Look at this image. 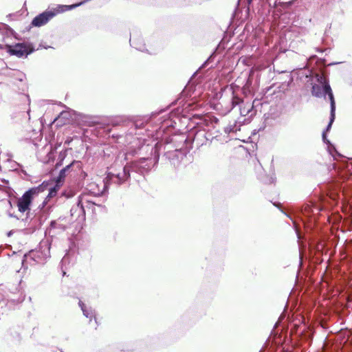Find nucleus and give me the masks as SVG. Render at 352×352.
<instances>
[{
  "label": "nucleus",
  "mask_w": 352,
  "mask_h": 352,
  "mask_svg": "<svg viewBox=\"0 0 352 352\" xmlns=\"http://www.w3.org/2000/svg\"><path fill=\"white\" fill-rule=\"evenodd\" d=\"M213 125V120L211 118H205L201 119L199 122L197 123V126L194 127L189 133L187 137L185 135H180L179 142H183L184 144L188 143H194L197 147H200L203 145L206 144V128Z\"/></svg>",
  "instance_id": "nucleus-1"
},
{
  "label": "nucleus",
  "mask_w": 352,
  "mask_h": 352,
  "mask_svg": "<svg viewBox=\"0 0 352 352\" xmlns=\"http://www.w3.org/2000/svg\"><path fill=\"white\" fill-rule=\"evenodd\" d=\"M131 172L132 170L129 164L123 166L122 172L116 173L108 172L103 179L102 189L94 192L97 195L104 194L108 191L111 184L117 186L123 184L130 179Z\"/></svg>",
  "instance_id": "nucleus-2"
},
{
  "label": "nucleus",
  "mask_w": 352,
  "mask_h": 352,
  "mask_svg": "<svg viewBox=\"0 0 352 352\" xmlns=\"http://www.w3.org/2000/svg\"><path fill=\"white\" fill-rule=\"evenodd\" d=\"M48 186L49 184L47 182H43L38 186L31 188L25 191L22 197L17 201L19 211L21 212L30 211V207L34 197L37 196L39 193L44 192L48 188Z\"/></svg>",
  "instance_id": "nucleus-3"
},
{
  "label": "nucleus",
  "mask_w": 352,
  "mask_h": 352,
  "mask_svg": "<svg viewBox=\"0 0 352 352\" xmlns=\"http://www.w3.org/2000/svg\"><path fill=\"white\" fill-rule=\"evenodd\" d=\"M151 154L154 155L153 159L149 157H143L138 161L133 162L129 165L131 167L132 172L137 173L140 175H144L147 173L152 166V164L158 162L160 158L158 143H157L155 147L152 148Z\"/></svg>",
  "instance_id": "nucleus-4"
},
{
  "label": "nucleus",
  "mask_w": 352,
  "mask_h": 352,
  "mask_svg": "<svg viewBox=\"0 0 352 352\" xmlns=\"http://www.w3.org/2000/svg\"><path fill=\"white\" fill-rule=\"evenodd\" d=\"M94 206H100V205L95 201L88 199L87 195L79 196L77 203L70 210L71 216L79 221H84L85 219V208L94 211Z\"/></svg>",
  "instance_id": "nucleus-5"
},
{
  "label": "nucleus",
  "mask_w": 352,
  "mask_h": 352,
  "mask_svg": "<svg viewBox=\"0 0 352 352\" xmlns=\"http://www.w3.org/2000/svg\"><path fill=\"white\" fill-rule=\"evenodd\" d=\"M50 257V245L47 241H41L39 245V250H34L24 255L23 265L25 261L31 260L37 264H43L45 260Z\"/></svg>",
  "instance_id": "nucleus-6"
},
{
  "label": "nucleus",
  "mask_w": 352,
  "mask_h": 352,
  "mask_svg": "<svg viewBox=\"0 0 352 352\" xmlns=\"http://www.w3.org/2000/svg\"><path fill=\"white\" fill-rule=\"evenodd\" d=\"M6 51L11 56H15L17 58H27L35 51L34 45L32 43H17L14 45H6Z\"/></svg>",
  "instance_id": "nucleus-7"
},
{
  "label": "nucleus",
  "mask_w": 352,
  "mask_h": 352,
  "mask_svg": "<svg viewBox=\"0 0 352 352\" xmlns=\"http://www.w3.org/2000/svg\"><path fill=\"white\" fill-rule=\"evenodd\" d=\"M186 155V148H184V146L179 148H175L174 150H167L164 157L168 160L173 167H178L184 157Z\"/></svg>",
  "instance_id": "nucleus-8"
},
{
  "label": "nucleus",
  "mask_w": 352,
  "mask_h": 352,
  "mask_svg": "<svg viewBox=\"0 0 352 352\" xmlns=\"http://www.w3.org/2000/svg\"><path fill=\"white\" fill-rule=\"evenodd\" d=\"M311 94L316 98L324 97L325 98L326 96H327L330 102L331 97L335 100L333 91L329 85L326 84V85L323 87L318 84H314L311 87Z\"/></svg>",
  "instance_id": "nucleus-9"
},
{
  "label": "nucleus",
  "mask_w": 352,
  "mask_h": 352,
  "mask_svg": "<svg viewBox=\"0 0 352 352\" xmlns=\"http://www.w3.org/2000/svg\"><path fill=\"white\" fill-rule=\"evenodd\" d=\"M260 100L258 99H255L253 100L252 103L247 102L245 104H243L242 106H240V114L241 116L245 117L250 115V117L253 116L256 110L254 109L257 106L261 105Z\"/></svg>",
  "instance_id": "nucleus-10"
},
{
  "label": "nucleus",
  "mask_w": 352,
  "mask_h": 352,
  "mask_svg": "<svg viewBox=\"0 0 352 352\" xmlns=\"http://www.w3.org/2000/svg\"><path fill=\"white\" fill-rule=\"evenodd\" d=\"M212 120H213V125H210V126L209 127V130H208V128H206V133H207V136H206V143L208 142H212L213 140L214 139H217L218 138V133H219V131L218 130H215V126L214 124H216L218 122V120L213 117V118H211Z\"/></svg>",
  "instance_id": "nucleus-11"
},
{
  "label": "nucleus",
  "mask_w": 352,
  "mask_h": 352,
  "mask_svg": "<svg viewBox=\"0 0 352 352\" xmlns=\"http://www.w3.org/2000/svg\"><path fill=\"white\" fill-rule=\"evenodd\" d=\"M131 46L141 52H147L146 45L142 38H133L130 39Z\"/></svg>",
  "instance_id": "nucleus-12"
},
{
  "label": "nucleus",
  "mask_w": 352,
  "mask_h": 352,
  "mask_svg": "<svg viewBox=\"0 0 352 352\" xmlns=\"http://www.w3.org/2000/svg\"><path fill=\"white\" fill-rule=\"evenodd\" d=\"M242 125V122L234 120L230 122L227 126L224 128V132L227 134L231 133H236L240 131V127Z\"/></svg>",
  "instance_id": "nucleus-13"
},
{
  "label": "nucleus",
  "mask_w": 352,
  "mask_h": 352,
  "mask_svg": "<svg viewBox=\"0 0 352 352\" xmlns=\"http://www.w3.org/2000/svg\"><path fill=\"white\" fill-rule=\"evenodd\" d=\"M331 110H330V118H329V122L328 125L326 127V129L324 131H328L330 130L331 125L335 120L336 118V101L333 100L332 97H331Z\"/></svg>",
  "instance_id": "nucleus-14"
},
{
  "label": "nucleus",
  "mask_w": 352,
  "mask_h": 352,
  "mask_svg": "<svg viewBox=\"0 0 352 352\" xmlns=\"http://www.w3.org/2000/svg\"><path fill=\"white\" fill-rule=\"evenodd\" d=\"M322 140L323 142L327 144L328 146V151L329 153L335 157V155H340V154L336 151L335 146L331 144L330 141L327 138L326 131L322 132Z\"/></svg>",
  "instance_id": "nucleus-15"
},
{
  "label": "nucleus",
  "mask_w": 352,
  "mask_h": 352,
  "mask_svg": "<svg viewBox=\"0 0 352 352\" xmlns=\"http://www.w3.org/2000/svg\"><path fill=\"white\" fill-rule=\"evenodd\" d=\"M46 182L49 184L48 188L45 190H49L47 198H49V199L52 198L56 196V195L57 193V190L58 189V186H52V183L49 181H46Z\"/></svg>",
  "instance_id": "nucleus-16"
},
{
  "label": "nucleus",
  "mask_w": 352,
  "mask_h": 352,
  "mask_svg": "<svg viewBox=\"0 0 352 352\" xmlns=\"http://www.w3.org/2000/svg\"><path fill=\"white\" fill-rule=\"evenodd\" d=\"M102 185H103V182L101 184L102 186ZM102 187L100 188L99 184H96V183H91V184H90L89 185V190L94 196H101V195H103L104 194L97 195V194H96L94 192H98L99 190H102Z\"/></svg>",
  "instance_id": "nucleus-17"
},
{
  "label": "nucleus",
  "mask_w": 352,
  "mask_h": 352,
  "mask_svg": "<svg viewBox=\"0 0 352 352\" xmlns=\"http://www.w3.org/2000/svg\"><path fill=\"white\" fill-rule=\"evenodd\" d=\"M73 164H74V162L67 165L65 168H63V169H61L60 170L59 175H58V182H60L62 179H63L65 177L66 173L69 170V169L72 167Z\"/></svg>",
  "instance_id": "nucleus-18"
},
{
  "label": "nucleus",
  "mask_w": 352,
  "mask_h": 352,
  "mask_svg": "<svg viewBox=\"0 0 352 352\" xmlns=\"http://www.w3.org/2000/svg\"><path fill=\"white\" fill-rule=\"evenodd\" d=\"M316 80L319 83L318 85L324 87V85H329L327 78L322 74H316Z\"/></svg>",
  "instance_id": "nucleus-19"
},
{
  "label": "nucleus",
  "mask_w": 352,
  "mask_h": 352,
  "mask_svg": "<svg viewBox=\"0 0 352 352\" xmlns=\"http://www.w3.org/2000/svg\"><path fill=\"white\" fill-rule=\"evenodd\" d=\"M241 102H243L242 100L239 97L234 96L232 94V96L231 98V107H230L229 111L232 109L236 105H239Z\"/></svg>",
  "instance_id": "nucleus-20"
},
{
  "label": "nucleus",
  "mask_w": 352,
  "mask_h": 352,
  "mask_svg": "<svg viewBox=\"0 0 352 352\" xmlns=\"http://www.w3.org/2000/svg\"><path fill=\"white\" fill-rule=\"evenodd\" d=\"M82 313H83V315L87 318H89L90 320H91V318L93 317H94V311L92 309L91 307H86V308H84L82 310Z\"/></svg>",
  "instance_id": "nucleus-21"
},
{
  "label": "nucleus",
  "mask_w": 352,
  "mask_h": 352,
  "mask_svg": "<svg viewBox=\"0 0 352 352\" xmlns=\"http://www.w3.org/2000/svg\"><path fill=\"white\" fill-rule=\"evenodd\" d=\"M56 228H61V225L58 224L56 222V221H52L50 222V227L47 228V231L49 232V234H51L52 230L56 229Z\"/></svg>",
  "instance_id": "nucleus-22"
},
{
  "label": "nucleus",
  "mask_w": 352,
  "mask_h": 352,
  "mask_svg": "<svg viewBox=\"0 0 352 352\" xmlns=\"http://www.w3.org/2000/svg\"><path fill=\"white\" fill-rule=\"evenodd\" d=\"M214 57V52L212 53L208 59L201 65V66L199 67V69L205 68L213 59Z\"/></svg>",
  "instance_id": "nucleus-23"
},
{
  "label": "nucleus",
  "mask_w": 352,
  "mask_h": 352,
  "mask_svg": "<svg viewBox=\"0 0 352 352\" xmlns=\"http://www.w3.org/2000/svg\"><path fill=\"white\" fill-rule=\"evenodd\" d=\"M168 126V124H166L165 122L162 123V125L160 126V128L157 130V135L158 136L161 131L163 133L164 132L165 129Z\"/></svg>",
  "instance_id": "nucleus-24"
},
{
  "label": "nucleus",
  "mask_w": 352,
  "mask_h": 352,
  "mask_svg": "<svg viewBox=\"0 0 352 352\" xmlns=\"http://www.w3.org/2000/svg\"><path fill=\"white\" fill-rule=\"evenodd\" d=\"M134 124H135V128L142 127L143 125V122H140V121H136Z\"/></svg>",
  "instance_id": "nucleus-25"
},
{
  "label": "nucleus",
  "mask_w": 352,
  "mask_h": 352,
  "mask_svg": "<svg viewBox=\"0 0 352 352\" xmlns=\"http://www.w3.org/2000/svg\"><path fill=\"white\" fill-rule=\"evenodd\" d=\"M78 305H79V306L80 307L81 310H82L84 308H86V307H87V306H86V305H85V304H84L81 300H80V301L78 302Z\"/></svg>",
  "instance_id": "nucleus-26"
},
{
  "label": "nucleus",
  "mask_w": 352,
  "mask_h": 352,
  "mask_svg": "<svg viewBox=\"0 0 352 352\" xmlns=\"http://www.w3.org/2000/svg\"><path fill=\"white\" fill-rule=\"evenodd\" d=\"M316 51L319 52H323L322 50H320V49H318V48L316 49Z\"/></svg>",
  "instance_id": "nucleus-27"
},
{
  "label": "nucleus",
  "mask_w": 352,
  "mask_h": 352,
  "mask_svg": "<svg viewBox=\"0 0 352 352\" xmlns=\"http://www.w3.org/2000/svg\"><path fill=\"white\" fill-rule=\"evenodd\" d=\"M0 49H5V47H3L1 45H0Z\"/></svg>",
  "instance_id": "nucleus-28"
},
{
  "label": "nucleus",
  "mask_w": 352,
  "mask_h": 352,
  "mask_svg": "<svg viewBox=\"0 0 352 352\" xmlns=\"http://www.w3.org/2000/svg\"><path fill=\"white\" fill-rule=\"evenodd\" d=\"M248 3H250L252 0H248Z\"/></svg>",
  "instance_id": "nucleus-29"
},
{
  "label": "nucleus",
  "mask_w": 352,
  "mask_h": 352,
  "mask_svg": "<svg viewBox=\"0 0 352 352\" xmlns=\"http://www.w3.org/2000/svg\"><path fill=\"white\" fill-rule=\"evenodd\" d=\"M335 64H336L335 63H331L330 65H335Z\"/></svg>",
  "instance_id": "nucleus-30"
}]
</instances>
